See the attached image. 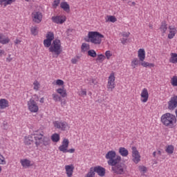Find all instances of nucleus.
I'll list each match as a JSON object with an SVG mask.
<instances>
[{
    "instance_id": "f257e3e1",
    "label": "nucleus",
    "mask_w": 177,
    "mask_h": 177,
    "mask_svg": "<svg viewBox=\"0 0 177 177\" xmlns=\"http://www.w3.org/2000/svg\"><path fill=\"white\" fill-rule=\"evenodd\" d=\"M44 45L46 48H49V52L53 53V57L57 59L59 55L63 52L62 49V42L60 39H55L53 41L49 39H46L44 40Z\"/></svg>"
},
{
    "instance_id": "f03ea898",
    "label": "nucleus",
    "mask_w": 177,
    "mask_h": 177,
    "mask_svg": "<svg viewBox=\"0 0 177 177\" xmlns=\"http://www.w3.org/2000/svg\"><path fill=\"white\" fill-rule=\"evenodd\" d=\"M160 121L165 127H168V128H175L176 127V116L174 114L169 113L163 114L160 118Z\"/></svg>"
},
{
    "instance_id": "7ed1b4c3",
    "label": "nucleus",
    "mask_w": 177,
    "mask_h": 177,
    "mask_svg": "<svg viewBox=\"0 0 177 177\" xmlns=\"http://www.w3.org/2000/svg\"><path fill=\"white\" fill-rule=\"evenodd\" d=\"M102 38H104V35L99 32H88V37L84 38L86 42H91L94 45H100L102 44Z\"/></svg>"
},
{
    "instance_id": "20e7f679",
    "label": "nucleus",
    "mask_w": 177,
    "mask_h": 177,
    "mask_svg": "<svg viewBox=\"0 0 177 177\" xmlns=\"http://www.w3.org/2000/svg\"><path fill=\"white\" fill-rule=\"evenodd\" d=\"M115 151H109L105 157L108 160L109 165H115L118 162H121V156H118L115 158Z\"/></svg>"
},
{
    "instance_id": "39448f33",
    "label": "nucleus",
    "mask_w": 177,
    "mask_h": 177,
    "mask_svg": "<svg viewBox=\"0 0 177 177\" xmlns=\"http://www.w3.org/2000/svg\"><path fill=\"white\" fill-rule=\"evenodd\" d=\"M138 56L142 67H154V64L145 62V59H146V51H145V49L140 48L138 51Z\"/></svg>"
},
{
    "instance_id": "423d86ee",
    "label": "nucleus",
    "mask_w": 177,
    "mask_h": 177,
    "mask_svg": "<svg viewBox=\"0 0 177 177\" xmlns=\"http://www.w3.org/2000/svg\"><path fill=\"white\" fill-rule=\"evenodd\" d=\"M33 135V139L35 142V145L37 147L39 146L40 145H42L43 139H44V131L39 132V131H35Z\"/></svg>"
},
{
    "instance_id": "0eeeda50",
    "label": "nucleus",
    "mask_w": 177,
    "mask_h": 177,
    "mask_svg": "<svg viewBox=\"0 0 177 177\" xmlns=\"http://www.w3.org/2000/svg\"><path fill=\"white\" fill-rule=\"evenodd\" d=\"M112 167V171L117 174L118 175H122L124 174V169L125 168V165L122 162H118L115 165H111Z\"/></svg>"
},
{
    "instance_id": "6e6552de",
    "label": "nucleus",
    "mask_w": 177,
    "mask_h": 177,
    "mask_svg": "<svg viewBox=\"0 0 177 177\" xmlns=\"http://www.w3.org/2000/svg\"><path fill=\"white\" fill-rule=\"evenodd\" d=\"M132 161L135 162V164H139L140 162V153H139V151L136 147H132Z\"/></svg>"
},
{
    "instance_id": "1a4fd4ad",
    "label": "nucleus",
    "mask_w": 177,
    "mask_h": 177,
    "mask_svg": "<svg viewBox=\"0 0 177 177\" xmlns=\"http://www.w3.org/2000/svg\"><path fill=\"white\" fill-rule=\"evenodd\" d=\"M32 20L34 23L39 24L42 21V12L39 11H33L32 12Z\"/></svg>"
},
{
    "instance_id": "9d476101",
    "label": "nucleus",
    "mask_w": 177,
    "mask_h": 177,
    "mask_svg": "<svg viewBox=\"0 0 177 177\" xmlns=\"http://www.w3.org/2000/svg\"><path fill=\"white\" fill-rule=\"evenodd\" d=\"M28 107L31 113H37L39 110L38 104L33 99L28 102Z\"/></svg>"
},
{
    "instance_id": "9b49d317",
    "label": "nucleus",
    "mask_w": 177,
    "mask_h": 177,
    "mask_svg": "<svg viewBox=\"0 0 177 177\" xmlns=\"http://www.w3.org/2000/svg\"><path fill=\"white\" fill-rule=\"evenodd\" d=\"M115 76L114 75V73H111L110 76L109 77L108 80V84L107 88L108 89H110L111 92H113V90L114 88H115Z\"/></svg>"
},
{
    "instance_id": "f8f14e48",
    "label": "nucleus",
    "mask_w": 177,
    "mask_h": 177,
    "mask_svg": "<svg viewBox=\"0 0 177 177\" xmlns=\"http://www.w3.org/2000/svg\"><path fill=\"white\" fill-rule=\"evenodd\" d=\"M53 125L56 129H59L60 131H66L68 128V124L66 122H53Z\"/></svg>"
},
{
    "instance_id": "ddd939ff",
    "label": "nucleus",
    "mask_w": 177,
    "mask_h": 177,
    "mask_svg": "<svg viewBox=\"0 0 177 177\" xmlns=\"http://www.w3.org/2000/svg\"><path fill=\"white\" fill-rule=\"evenodd\" d=\"M177 107V95H174L171 97L170 100L168 102V109L175 110Z\"/></svg>"
},
{
    "instance_id": "4468645a",
    "label": "nucleus",
    "mask_w": 177,
    "mask_h": 177,
    "mask_svg": "<svg viewBox=\"0 0 177 177\" xmlns=\"http://www.w3.org/2000/svg\"><path fill=\"white\" fill-rule=\"evenodd\" d=\"M70 142L68 139L64 138L62 141V145L59 147V151H62V153H67V149L68 148V145Z\"/></svg>"
},
{
    "instance_id": "2eb2a0df",
    "label": "nucleus",
    "mask_w": 177,
    "mask_h": 177,
    "mask_svg": "<svg viewBox=\"0 0 177 177\" xmlns=\"http://www.w3.org/2000/svg\"><path fill=\"white\" fill-rule=\"evenodd\" d=\"M94 172H96L99 176H104L106 175V169L102 166H96L93 167Z\"/></svg>"
},
{
    "instance_id": "dca6fc26",
    "label": "nucleus",
    "mask_w": 177,
    "mask_h": 177,
    "mask_svg": "<svg viewBox=\"0 0 177 177\" xmlns=\"http://www.w3.org/2000/svg\"><path fill=\"white\" fill-rule=\"evenodd\" d=\"M52 20L53 23H56V24H63L64 21H66V16H56L52 17Z\"/></svg>"
},
{
    "instance_id": "f3484780",
    "label": "nucleus",
    "mask_w": 177,
    "mask_h": 177,
    "mask_svg": "<svg viewBox=\"0 0 177 177\" xmlns=\"http://www.w3.org/2000/svg\"><path fill=\"white\" fill-rule=\"evenodd\" d=\"M140 96L142 97L141 102H142V103H146L147 100H149V91H147V88L142 89Z\"/></svg>"
},
{
    "instance_id": "a211bd4d",
    "label": "nucleus",
    "mask_w": 177,
    "mask_h": 177,
    "mask_svg": "<svg viewBox=\"0 0 177 177\" xmlns=\"http://www.w3.org/2000/svg\"><path fill=\"white\" fill-rule=\"evenodd\" d=\"M65 171L68 177L73 176V172H74V165H66Z\"/></svg>"
},
{
    "instance_id": "6ab92c4d",
    "label": "nucleus",
    "mask_w": 177,
    "mask_h": 177,
    "mask_svg": "<svg viewBox=\"0 0 177 177\" xmlns=\"http://www.w3.org/2000/svg\"><path fill=\"white\" fill-rule=\"evenodd\" d=\"M20 162L24 168H28L30 167H32V164H31V161L28 159H21Z\"/></svg>"
},
{
    "instance_id": "aec40b11",
    "label": "nucleus",
    "mask_w": 177,
    "mask_h": 177,
    "mask_svg": "<svg viewBox=\"0 0 177 177\" xmlns=\"http://www.w3.org/2000/svg\"><path fill=\"white\" fill-rule=\"evenodd\" d=\"M60 8L66 12V13H70V5L67 3L66 1H62L60 3Z\"/></svg>"
},
{
    "instance_id": "412c9836",
    "label": "nucleus",
    "mask_w": 177,
    "mask_h": 177,
    "mask_svg": "<svg viewBox=\"0 0 177 177\" xmlns=\"http://www.w3.org/2000/svg\"><path fill=\"white\" fill-rule=\"evenodd\" d=\"M56 92L57 93H59L62 97H67V91L64 89V86H63L62 88H57Z\"/></svg>"
},
{
    "instance_id": "4be33fe9",
    "label": "nucleus",
    "mask_w": 177,
    "mask_h": 177,
    "mask_svg": "<svg viewBox=\"0 0 177 177\" xmlns=\"http://www.w3.org/2000/svg\"><path fill=\"white\" fill-rule=\"evenodd\" d=\"M24 143L28 146L35 143L33 135L28 136V138H25Z\"/></svg>"
},
{
    "instance_id": "5701e85b",
    "label": "nucleus",
    "mask_w": 177,
    "mask_h": 177,
    "mask_svg": "<svg viewBox=\"0 0 177 177\" xmlns=\"http://www.w3.org/2000/svg\"><path fill=\"white\" fill-rule=\"evenodd\" d=\"M6 107H9V101L5 99L0 100V109L3 110L6 109Z\"/></svg>"
},
{
    "instance_id": "b1692460",
    "label": "nucleus",
    "mask_w": 177,
    "mask_h": 177,
    "mask_svg": "<svg viewBox=\"0 0 177 177\" xmlns=\"http://www.w3.org/2000/svg\"><path fill=\"white\" fill-rule=\"evenodd\" d=\"M170 59L169 60V63H173V64H176L177 63V53H171L170 54Z\"/></svg>"
},
{
    "instance_id": "393cba45",
    "label": "nucleus",
    "mask_w": 177,
    "mask_h": 177,
    "mask_svg": "<svg viewBox=\"0 0 177 177\" xmlns=\"http://www.w3.org/2000/svg\"><path fill=\"white\" fill-rule=\"evenodd\" d=\"M119 153L122 157H127L128 154H129L128 149H125V147H120L119 149Z\"/></svg>"
},
{
    "instance_id": "a878e982",
    "label": "nucleus",
    "mask_w": 177,
    "mask_h": 177,
    "mask_svg": "<svg viewBox=\"0 0 177 177\" xmlns=\"http://www.w3.org/2000/svg\"><path fill=\"white\" fill-rule=\"evenodd\" d=\"M167 21H163L161 23V26L160 27V31H162V34H165L167 30H168V27L167 26Z\"/></svg>"
},
{
    "instance_id": "bb28decb",
    "label": "nucleus",
    "mask_w": 177,
    "mask_h": 177,
    "mask_svg": "<svg viewBox=\"0 0 177 177\" xmlns=\"http://www.w3.org/2000/svg\"><path fill=\"white\" fill-rule=\"evenodd\" d=\"M105 20L106 23H109V21L111 23H115V21H117V18L113 15H107L106 18H105Z\"/></svg>"
},
{
    "instance_id": "cd10ccee",
    "label": "nucleus",
    "mask_w": 177,
    "mask_h": 177,
    "mask_svg": "<svg viewBox=\"0 0 177 177\" xmlns=\"http://www.w3.org/2000/svg\"><path fill=\"white\" fill-rule=\"evenodd\" d=\"M51 140L54 142V143H57L59 140H60V135L59 133H54L51 136Z\"/></svg>"
},
{
    "instance_id": "c85d7f7f",
    "label": "nucleus",
    "mask_w": 177,
    "mask_h": 177,
    "mask_svg": "<svg viewBox=\"0 0 177 177\" xmlns=\"http://www.w3.org/2000/svg\"><path fill=\"white\" fill-rule=\"evenodd\" d=\"M0 44L5 45L6 44H9V38H3V35L0 34Z\"/></svg>"
},
{
    "instance_id": "c756f323",
    "label": "nucleus",
    "mask_w": 177,
    "mask_h": 177,
    "mask_svg": "<svg viewBox=\"0 0 177 177\" xmlns=\"http://www.w3.org/2000/svg\"><path fill=\"white\" fill-rule=\"evenodd\" d=\"M4 5V6H7V5H12L13 3V0H0V5Z\"/></svg>"
},
{
    "instance_id": "7c9ffc66",
    "label": "nucleus",
    "mask_w": 177,
    "mask_h": 177,
    "mask_svg": "<svg viewBox=\"0 0 177 177\" xmlns=\"http://www.w3.org/2000/svg\"><path fill=\"white\" fill-rule=\"evenodd\" d=\"M42 143L44 146H49L50 145V139L48 137H43Z\"/></svg>"
},
{
    "instance_id": "2f4dec72",
    "label": "nucleus",
    "mask_w": 177,
    "mask_h": 177,
    "mask_svg": "<svg viewBox=\"0 0 177 177\" xmlns=\"http://www.w3.org/2000/svg\"><path fill=\"white\" fill-rule=\"evenodd\" d=\"M174 145H168L167 147V149L165 150L166 153H168V154H172L174 153Z\"/></svg>"
},
{
    "instance_id": "473e14b6",
    "label": "nucleus",
    "mask_w": 177,
    "mask_h": 177,
    "mask_svg": "<svg viewBox=\"0 0 177 177\" xmlns=\"http://www.w3.org/2000/svg\"><path fill=\"white\" fill-rule=\"evenodd\" d=\"M30 32H31L32 35H35V36L38 35V27L32 26L30 28Z\"/></svg>"
},
{
    "instance_id": "72a5a7b5",
    "label": "nucleus",
    "mask_w": 177,
    "mask_h": 177,
    "mask_svg": "<svg viewBox=\"0 0 177 177\" xmlns=\"http://www.w3.org/2000/svg\"><path fill=\"white\" fill-rule=\"evenodd\" d=\"M175 34H176V29H173L172 30H169L168 38L169 39H172V38L175 37Z\"/></svg>"
},
{
    "instance_id": "f704fd0d",
    "label": "nucleus",
    "mask_w": 177,
    "mask_h": 177,
    "mask_svg": "<svg viewBox=\"0 0 177 177\" xmlns=\"http://www.w3.org/2000/svg\"><path fill=\"white\" fill-rule=\"evenodd\" d=\"M46 39H49L50 41H53L55 39V35L52 32H48L46 35Z\"/></svg>"
},
{
    "instance_id": "c9c22d12",
    "label": "nucleus",
    "mask_w": 177,
    "mask_h": 177,
    "mask_svg": "<svg viewBox=\"0 0 177 177\" xmlns=\"http://www.w3.org/2000/svg\"><path fill=\"white\" fill-rule=\"evenodd\" d=\"M87 53L88 56H90L91 57H96V56H97V54L95 50H89Z\"/></svg>"
},
{
    "instance_id": "e433bc0d",
    "label": "nucleus",
    "mask_w": 177,
    "mask_h": 177,
    "mask_svg": "<svg viewBox=\"0 0 177 177\" xmlns=\"http://www.w3.org/2000/svg\"><path fill=\"white\" fill-rule=\"evenodd\" d=\"M105 59L106 56H104L103 54H100L97 55V57L96 58V62H100V63H102Z\"/></svg>"
},
{
    "instance_id": "4c0bfd02",
    "label": "nucleus",
    "mask_w": 177,
    "mask_h": 177,
    "mask_svg": "<svg viewBox=\"0 0 177 177\" xmlns=\"http://www.w3.org/2000/svg\"><path fill=\"white\" fill-rule=\"evenodd\" d=\"M139 62H140L139 59H138V58H134L132 62H131V66L133 68H136V66H138V64H139Z\"/></svg>"
},
{
    "instance_id": "58836bf2",
    "label": "nucleus",
    "mask_w": 177,
    "mask_h": 177,
    "mask_svg": "<svg viewBox=\"0 0 177 177\" xmlns=\"http://www.w3.org/2000/svg\"><path fill=\"white\" fill-rule=\"evenodd\" d=\"M53 99L55 100V102H62V97H60L57 94H53Z\"/></svg>"
},
{
    "instance_id": "ea45409f",
    "label": "nucleus",
    "mask_w": 177,
    "mask_h": 177,
    "mask_svg": "<svg viewBox=\"0 0 177 177\" xmlns=\"http://www.w3.org/2000/svg\"><path fill=\"white\" fill-rule=\"evenodd\" d=\"M171 84L173 86H177V76H174L171 78Z\"/></svg>"
},
{
    "instance_id": "a19ab883",
    "label": "nucleus",
    "mask_w": 177,
    "mask_h": 177,
    "mask_svg": "<svg viewBox=\"0 0 177 177\" xmlns=\"http://www.w3.org/2000/svg\"><path fill=\"white\" fill-rule=\"evenodd\" d=\"M33 85H34V89L35 91H39V86L41 84H39V82L35 80L34 82H33Z\"/></svg>"
},
{
    "instance_id": "79ce46f5",
    "label": "nucleus",
    "mask_w": 177,
    "mask_h": 177,
    "mask_svg": "<svg viewBox=\"0 0 177 177\" xmlns=\"http://www.w3.org/2000/svg\"><path fill=\"white\" fill-rule=\"evenodd\" d=\"M82 50H88L89 49V44H87L86 43H83L82 44Z\"/></svg>"
},
{
    "instance_id": "37998d69",
    "label": "nucleus",
    "mask_w": 177,
    "mask_h": 177,
    "mask_svg": "<svg viewBox=\"0 0 177 177\" xmlns=\"http://www.w3.org/2000/svg\"><path fill=\"white\" fill-rule=\"evenodd\" d=\"M5 164H6V160H5L3 156L0 153V165H5Z\"/></svg>"
},
{
    "instance_id": "c03bdc74",
    "label": "nucleus",
    "mask_w": 177,
    "mask_h": 177,
    "mask_svg": "<svg viewBox=\"0 0 177 177\" xmlns=\"http://www.w3.org/2000/svg\"><path fill=\"white\" fill-rule=\"evenodd\" d=\"M60 4V0H54L53 3V7L56 9L57 6Z\"/></svg>"
},
{
    "instance_id": "a18cd8bd",
    "label": "nucleus",
    "mask_w": 177,
    "mask_h": 177,
    "mask_svg": "<svg viewBox=\"0 0 177 177\" xmlns=\"http://www.w3.org/2000/svg\"><path fill=\"white\" fill-rule=\"evenodd\" d=\"M105 56L106 57V59H110V57H111V56H113V54H111V52L110 50H107L105 53Z\"/></svg>"
},
{
    "instance_id": "49530a36",
    "label": "nucleus",
    "mask_w": 177,
    "mask_h": 177,
    "mask_svg": "<svg viewBox=\"0 0 177 177\" xmlns=\"http://www.w3.org/2000/svg\"><path fill=\"white\" fill-rule=\"evenodd\" d=\"M139 171L140 172H147V168L145 166H139Z\"/></svg>"
},
{
    "instance_id": "de8ad7c7",
    "label": "nucleus",
    "mask_w": 177,
    "mask_h": 177,
    "mask_svg": "<svg viewBox=\"0 0 177 177\" xmlns=\"http://www.w3.org/2000/svg\"><path fill=\"white\" fill-rule=\"evenodd\" d=\"M56 84L58 85L59 86H62L64 85V82L62 80H57Z\"/></svg>"
},
{
    "instance_id": "09e8293b",
    "label": "nucleus",
    "mask_w": 177,
    "mask_h": 177,
    "mask_svg": "<svg viewBox=\"0 0 177 177\" xmlns=\"http://www.w3.org/2000/svg\"><path fill=\"white\" fill-rule=\"evenodd\" d=\"M80 59V57L77 56V58H73L71 59V63L73 64H77V63L78 62V59Z\"/></svg>"
},
{
    "instance_id": "8fccbe9b",
    "label": "nucleus",
    "mask_w": 177,
    "mask_h": 177,
    "mask_svg": "<svg viewBox=\"0 0 177 177\" xmlns=\"http://www.w3.org/2000/svg\"><path fill=\"white\" fill-rule=\"evenodd\" d=\"M122 37H124L126 38H128V37H129V35H131V33L129 32H124L122 33Z\"/></svg>"
},
{
    "instance_id": "3c124183",
    "label": "nucleus",
    "mask_w": 177,
    "mask_h": 177,
    "mask_svg": "<svg viewBox=\"0 0 177 177\" xmlns=\"http://www.w3.org/2000/svg\"><path fill=\"white\" fill-rule=\"evenodd\" d=\"M3 129H8V122H3Z\"/></svg>"
},
{
    "instance_id": "603ef678",
    "label": "nucleus",
    "mask_w": 177,
    "mask_h": 177,
    "mask_svg": "<svg viewBox=\"0 0 177 177\" xmlns=\"http://www.w3.org/2000/svg\"><path fill=\"white\" fill-rule=\"evenodd\" d=\"M75 151V149H67L66 153H74Z\"/></svg>"
},
{
    "instance_id": "864d4df0",
    "label": "nucleus",
    "mask_w": 177,
    "mask_h": 177,
    "mask_svg": "<svg viewBox=\"0 0 177 177\" xmlns=\"http://www.w3.org/2000/svg\"><path fill=\"white\" fill-rule=\"evenodd\" d=\"M20 42H21V41H20L19 39H17L15 41V45H17V44H20Z\"/></svg>"
},
{
    "instance_id": "5fc2aeb1",
    "label": "nucleus",
    "mask_w": 177,
    "mask_h": 177,
    "mask_svg": "<svg viewBox=\"0 0 177 177\" xmlns=\"http://www.w3.org/2000/svg\"><path fill=\"white\" fill-rule=\"evenodd\" d=\"M34 97H35V100H36V102H38V100H39V97H38V95H35Z\"/></svg>"
},
{
    "instance_id": "6e6d98bb",
    "label": "nucleus",
    "mask_w": 177,
    "mask_h": 177,
    "mask_svg": "<svg viewBox=\"0 0 177 177\" xmlns=\"http://www.w3.org/2000/svg\"><path fill=\"white\" fill-rule=\"evenodd\" d=\"M6 60H7V62H10L12 60V58L10 57V55H9V57H8V58L6 59Z\"/></svg>"
},
{
    "instance_id": "4d7b16f0",
    "label": "nucleus",
    "mask_w": 177,
    "mask_h": 177,
    "mask_svg": "<svg viewBox=\"0 0 177 177\" xmlns=\"http://www.w3.org/2000/svg\"><path fill=\"white\" fill-rule=\"evenodd\" d=\"M2 55H5V50H0V56H2Z\"/></svg>"
},
{
    "instance_id": "13d9d810",
    "label": "nucleus",
    "mask_w": 177,
    "mask_h": 177,
    "mask_svg": "<svg viewBox=\"0 0 177 177\" xmlns=\"http://www.w3.org/2000/svg\"><path fill=\"white\" fill-rule=\"evenodd\" d=\"M169 30L170 31H172V30H176V28H175V27H174V26H169Z\"/></svg>"
},
{
    "instance_id": "bf43d9fd",
    "label": "nucleus",
    "mask_w": 177,
    "mask_h": 177,
    "mask_svg": "<svg viewBox=\"0 0 177 177\" xmlns=\"http://www.w3.org/2000/svg\"><path fill=\"white\" fill-rule=\"evenodd\" d=\"M127 43V39L123 38L122 41V44H124Z\"/></svg>"
},
{
    "instance_id": "052dcab7",
    "label": "nucleus",
    "mask_w": 177,
    "mask_h": 177,
    "mask_svg": "<svg viewBox=\"0 0 177 177\" xmlns=\"http://www.w3.org/2000/svg\"><path fill=\"white\" fill-rule=\"evenodd\" d=\"M44 100H45V99L44 97H41L40 99V103H44Z\"/></svg>"
},
{
    "instance_id": "680f3d73",
    "label": "nucleus",
    "mask_w": 177,
    "mask_h": 177,
    "mask_svg": "<svg viewBox=\"0 0 177 177\" xmlns=\"http://www.w3.org/2000/svg\"><path fill=\"white\" fill-rule=\"evenodd\" d=\"M149 28H151V30H153V24H149Z\"/></svg>"
},
{
    "instance_id": "e2e57ef3",
    "label": "nucleus",
    "mask_w": 177,
    "mask_h": 177,
    "mask_svg": "<svg viewBox=\"0 0 177 177\" xmlns=\"http://www.w3.org/2000/svg\"><path fill=\"white\" fill-rule=\"evenodd\" d=\"M82 95H86V92L85 91H82Z\"/></svg>"
},
{
    "instance_id": "0e129e2a",
    "label": "nucleus",
    "mask_w": 177,
    "mask_h": 177,
    "mask_svg": "<svg viewBox=\"0 0 177 177\" xmlns=\"http://www.w3.org/2000/svg\"><path fill=\"white\" fill-rule=\"evenodd\" d=\"M156 151H154V152L153 153V157H156Z\"/></svg>"
},
{
    "instance_id": "69168bd1",
    "label": "nucleus",
    "mask_w": 177,
    "mask_h": 177,
    "mask_svg": "<svg viewBox=\"0 0 177 177\" xmlns=\"http://www.w3.org/2000/svg\"><path fill=\"white\" fill-rule=\"evenodd\" d=\"M158 154H159V156H161V151H158Z\"/></svg>"
},
{
    "instance_id": "338daca9",
    "label": "nucleus",
    "mask_w": 177,
    "mask_h": 177,
    "mask_svg": "<svg viewBox=\"0 0 177 177\" xmlns=\"http://www.w3.org/2000/svg\"><path fill=\"white\" fill-rule=\"evenodd\" d=\"M131 3H132V5H133V6H135V5H136V3H135V1H133Z\"/></svg>"
},
{
    "instance_id": "774afa93",
    "label": "nucleus",
    "mask_w": 177,
    "mask_h": 177,
    "mask_svg": "<svg viewBox=\"0 0 177 177\" xmlns=\"http://www.w3.org/2000/svg\"><path fill=\"white\" fill-rule=\"evenodd\" d=\"M61 104H66V101L62 102H61Z\"/></svg>"
}]
</instances>
